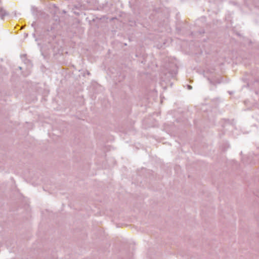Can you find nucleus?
<instances>
[{"label":"nucleus","instance_id":"obj_1","mask_svg":"<svg viewBox=\"0 0 259 259\" xmlns=\"http://www.w3.org/2000/svg\"><path fill=\"white\" fill-rule=\"evenodd\" d=\"M188 89L190 90L192 88V87L190 85H188Z\"/></svg>","mask_w":259,"mask_h":259},{"label":"nucleus","instance_id":"obj_2","mask_svg":"<svg viewBox=\"0 0 259 259\" xmlns=\"http://www.w3.org/2000/svg\"><path fill=\"white\" fill-rule=\"evenodd\" d=\"M34 24H35V22H33V23L32 24V26H34Z\"/></svg>","mask_w":259,"mask_h":259},{"label":"nucleus","instance_id":"obj_3","mask_svg":"<svg viewBox=\"0 0 259 259\" xmlns=\"http://www.w3.org/2000/svg\"><path fill=\"white\" fill-rule=\"evenodd\" d=\"M19 69L21 70L22 69V67H19Z\"/></svg>","mask_w":259,"mask_h":259},{"label":"nucleus","instance_id":"obj_4","mask_svg":"<svg viewBox=\"0 0 259 259\" xmlns=\"http://www.w3.org/2000/svg\"><path fill=\"white\" fill-rule=\"evenodd\" d=\"M87 74H88V75H90V73L89 72H88L87 73Z\"/></svg>","mask_w":259,"mask_h":259},{"label":"nucleus","instance_id":"obj_5","mask_svg":"<svg viewBox=\"0 0 259 259\" xmlns=\"http://www.w3.org/2000/svg\"><path fill=\"white\" fill-rule=\"evenodd\" d=\"M75 8H76V9H77V8H78L77 6H75Z\"/></svg>","mask_w":259,"mask_h":259}]
</instances>
